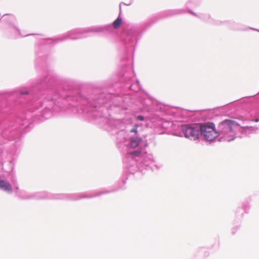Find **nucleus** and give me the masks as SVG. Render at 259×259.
<instances>
[{
  "instance_id": "obj_5",
  "label": "nucleus",
  "mask_w": 259,
  "mask_h": 259,
  "mask_svg": "<svg viewBox=\"0 0 259 259\" xmlns=\"http://www.w3.org/2000/svg\"><path fill=\"white\" fill-rule=\"evenodd\" d=\"M122 22V18L119 16L113 22L112 26L106 25L102 26H91L87 28H78L69 31L62 35L53 38L48 39L47 44L54 45L58 42L64 41L67 39H78L90 36V32H102L110 30L112 27L115 29L118 28Z\"/></svg>"
},
{
  "instance_id": "obj_1",
  "label": "nucleus",
  "mask_w": 259,
  "mask_h": 259,
  "mask_svg": "<svg viewBox=\"0 0 259 259\" xmlns=\"http://www.w3.org/2000/svg\"><path fill=\"white\" fill-rule=\"evenodd\" d=\"M139 100L141 105L136 109L133 107L132 99L128 95L124 97L115 96L94 91L84 96L79 93L74 94L53 89L49 91L47 96V119L51 117L54 112L65 110L78 113L88 120L106 118L110 115L109 110L113 106L133 112H137L138 109L141 112H150L152 100L144 96L140 97Z\"/></svg>"
},
{
  "instance_id": "obj_18",
  "label": "nucleus",
  "mask_w": 259,
  "mask_h": 259,
  "mask_svg": "<svg viewBox=\"0 0 259 259\" xmlns=\"http://www.w3.org/2000/svg\"><path fill=\"white\" fill-rule=\"evenodd\" d=\"M244 120H248L250 121H254L255 122L259 121V113H255L254 115H252V114H250V117L248 118H245Z\"/></svg>"
},
{
  "instance_id": "obj_20",
  "label": "nucleus",
  "mask_w": 259,
  "mask_h": 259,
  "mask_svg": "<svg viewBox=\"0 0 259 259\" xmlns=\"http://www.w3.org/2000/svg\"><path fill=\"white\" fill-rule=\"evenodd\" d=\"M139 125L137 124H135L133 127V128L130 130L131 133H137V128L138 127Z\"/></svg>"
},
{
  "instance_id": "obj_23",
  "label": "nucleus",
  "mask_w": 259,
  "mask_h": 259,
  "mask_svg": "<svg viewBox=\"0 0 259 259\" xmlns=\"http://www.w3.org/2000/svg\"><path fill=\"white\" fill-rule=\"evenodd\" d=\"M238 229V227H235V228H233L232 230H231V233L232 234H235V232L236 231H237Z\"/></svg>"
},
{
  "instance_id": "obj_4",
  "label": "nucleus",
  "mask_w": 259,
  "mask_h": 259,
  "mask_svg": "<svg viewBox=\"0 0 259 259\" xmlns=\"http://www.w3.org/2000/svg\"><path fill=\"white\" fill-rule=\"evenodd\" d=\"M127 179V176L124 175L118 182L115 189L103 190L96 193L83 194H53L47 192H38L30 194L31 199H62L77 200L83 198H91L98 197L102 195L108 194L125 188V184Z\"/></svg>"
},
{
  "instance_id": "obj_14",
  "label": "nucleus",
  "mask_w": 259,
  "mask_h": 259,
  "mask_svg": "<svg viewBox=\"0 0 259 259\" xmlns=\"http://www.w3.org/2000/svg\"><path fill=\"white\" fill-rule=\"evenodd\" d=\"M15 193L16 195L23 199H31L30 194H28L26 193L25 191H21L19 189L18 187H16L14 189Z\"/></svg>"
},
{
  "instance_id": "obj_7",
  "label": "nucleus",
  "mask_w": 259,
  "mask_h": 259,
  "mask_svg": "<svg viewBox=\"0 0 259 259\" xmlns=\"http://www.w3.org/2000/svg\"><path fill=\"white\" fill-rule=\"evenodd\" d=\"M134 72L132 70H125L122 74L120 80L125 83L124 88H127L134 92H137L140 88L139 81L134 82L133 77Z\"/></svg>"
},
{
  "instance_id": "obj_21",
  "label": "nucleus",
  "mask_w": 259,
  "mask_h": 259,
  "mask_svg": "<svg viewBox=\"0 0 259 259\" xmlns=\"http://www.w3.org/2000/svg\"><path fill=\"white\" fill-rule=\"evenodd\" d=\"M192 3H193V1H188V2L186 4V8H187L188 9H189V8L190 7H191V5H190V4H192Z\"/></svg>"
},
{
  "instance_id": "obj_17",
  "label": "nucleus",
  "mask_w": 259,
  "mask_h": 259,
  "mask_svg": "<svg viewBox=\"0 0 259 259\" xmlns=\"http://www.w3.org/2000/svg\"><path fill=\"white\" fill-rule=\"evenodd\" d=\"M241 207L242 208L243 212L248 213L250 209V205L248 202H243L242 203V206Z\"/></svg>"
},
{
  "instance_id": "obj_11",
  "label": "nucleus",
  "mask_w": 259,
  "mask_h": 259,
  "mask_svg": "<svg viewBox=\"0 0 259 259\" xmlns=\"http://www.w3.org/2000/svg\"><path fill=\"white\" fill-rule=\"evenodd\" d=\"M257 130V128L253 126H243L240 130V138L249 137L251 135L255 134Z\"/></svg>"
},
{
  "instance_id": "obj_3",
  "label": "nucleus",
  "mask_w": 259,
  "mask_h": 259,
  "mask_svg": "<svg viewBox=\"0 0 259 259\" xmlns=\"http://www.w3.org/2000/svg\"><path fill=\"white\" fill-rule=\"evenodd\" d=\"M129 145L133 149L137 148L130 151L123 159L124 165L129 173L134 174L140 172L144 174L146 170L153 171L159 168L153 156L144 151L143 148L147 147L148 143L141 137H131Z\"/></svg>"
},
{
  "instance_id": "obj_12",
  "label": "nucleus",
  "mask_w": 259,
  "mask_h": 259,
  "mask_svg": "<svg viewBox=\"0 0 259 259\" xmlns=\"http://www.w3.org/2000/svg\"><path fill=\"white\" fill-rule=\"evenodd\" d=\"M0 189L9 194L13 192V189L10 183L4 180L0 179Z\"/></svg>"
},
{
  "instance_id": "obj_13",
  "label": "nucleus",
  "mask_w": 259,
  "mask_h": 259,
  "mask_svg": "<svg viewBox=\"0 0 259 259\" xmlns=\"http://www.w3.org/2000/svg\"><path fill=\"white\" fill-rule=\"evenodd\" d=\"M222 24L221 25H226L229 28L233 29V30H243L240 27V24L237 23H235L232 21H222Z\"/></svg>"
},
{
  "instance_id": "obj_16",
  "label": "nucleus",
  "mask_w": 259,
  "mask_h": 259,
  "mask_svg": "<svg viewBox=\"0 0 259 259\" xmlns=\"http://www.w3.org/2000/svg\"><path fill=\"white\" fill-rule=\"evenodd\" d=\"M235 215L238 219L242 218L243 217L244 212L242 208L240 207H237L235 211Z\"/></svg>"
},
{
  "instance_id": "obj_8",
  "label": "nucleus",
  "mask_w": 259,
  "mask_h": 259,
  "mask_svg": "<svg viewBox=\"0 0 259 259\" xmlns=\"http://www.w3.org/2000/svg\"><path fill=\"white\" fill-rule=\"evenodd\" d=\"M57 76L54 72L52 70H49L43 78H39L36 82L33 88H38L45 86L52 85L57 83Z\"/></svg>"
},
{
  "instance_id": "obj_2",
  "label": "nucleus",
  "mask_w": 259,
  "mask_h": 259,
  "mask_svg": "<svg viewBox=\"0 0 259 259\" xmlns=\"http://www.w3.org/2000/svg\"><path fill=\"white\" fill-rule=\"evenodd\" d=\"M238 125L239 124L235 121L226 119L220 123L217 130L211 122L184 124L181 130L185 137L194 140L198 139L201 134L207 141H212L220 136V141L230 142L235 138L234 128Z\"/></svg>"
},
{
  "instance_id": "obj_6",
  "label": "nucleus",
  "mask_w": 259,
  "mask_h": 259,
  "mask_svg": "<svg viewBox=\"0 0 259 259\" xmlns=\"http://www.w3.org/2000/svg\"><path fill=\"white\" fill-rule=\"evenodd\" d=\"M151 25L149 22H144L132 25L122 33L121 39L127 47L133 46Z\"/></svg>"
},
{
  "instance_id": "obj_24",
  "label": "nucleus",
  "mask_w": 259,
  "mask_h": 259,
  "mask_svg": "<svg viewBox=\"0 0 259 259\" xmlns=\"http://www.w3.org/2000/svg\"><path fill=\"white\" fill-rule=\"evenodd\" d=\"M252 29H253V30H256L257 31H259V30L258 29H253V28H251Z\"/></svg>"
},
{
  "instance_id": "obj_15",
  "label": "nucleus",
  "mask_w": 259,
  "mask_h": 259,
  "mask_svg": "<svg viewBox=\"0 0 259 259\" xmlns=\"http://www.w3.org/2000/svg\"><path fill=\"white\" fill-rule=\"evenodd\" d=\"M186 13V11L183 9L169 10L163 12V15L165 17L172 16Z\"/></svg>"
},
{
  "instance_id": "obj_10",
  "label": "nucleus",
  "mask_w": 259,
  "mask_h": 259,
  "mask_svg": "<svg viewBox=\"0 0 259 259\" xmlns=\"http://www.w3.org/2000/svg\"><path fill=\"white\" fill-rule=\"evenodd\" d=\"M189 12L192 14L193 16L199 18L203 21L212 25L219 26L222 25V22L219 20L215 19L212 18L209 14L202 13L197 15L196 13L193 12L191 10H189Z\"/></svg>"
},
{
  "instance_id": "obj_9",
  "label": "nucleus",
  "mask_w": 259,
  "mask_h": 259,
  "mask_svg": "<svg viewBox=\"0 0 259 259\" xmlns=\"http://www.w3.org/2000/svg\"><path fill=\"white\" fill-rule=\"evenodd\" d=\"M3 21H5L9 24V29L12 32V35L17 37L18 35L23 36L20 33L19 29L16 26L15 17L12 14H6L4 15L2 18ZM29 34L24 35L23 36H28Z\"/></svg>"
},
{
  "instance_id": "obj_22",
  "label": "nucleus",
  "mask_w": 259,
  "mask_h": 259,
  "mask_svg": "<svg viewBox=\"0 0 259 259\" xmlns=\"http://www.w3.org/2000/svg\"><path fill=\"white\" fill-rule=\"evenodd\" d=\"M144 117L142 115H138L137 116L136 119L140 121H143L144 120Z\"/></svg>"
},
{
  "instance_id": "obj_19",
  "label": "nucleus",
  "mask_w": 259,
  "mask_h": 259,
  "mask_svg": "<svg viewBox=\"0 0 259 259\" xmlns=\"http://www.w3.org/2000/svg\"><path fill=\"white\" fill-rule=\"evenodd\" d=\"M199 253L202 254L204 253V257H206L208 256L209 253L205 248H201L199 250Z\"/></svg>"
}]
</instances>
